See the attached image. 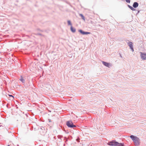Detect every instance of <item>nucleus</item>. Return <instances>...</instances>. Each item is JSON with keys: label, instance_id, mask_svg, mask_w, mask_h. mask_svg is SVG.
Here are the masks:
<instances>
[{"label": "nucleus", "instance_id": "nucleus-1", "mask_svg": "<svg viewBox=\"0 0 146 146\" xmlns=\"http://www.w3.org/2000/svg\"><path fill=\"white\" fill-rule=\"evenodd\" d=\"M107 144L110 146H124L123 143H119L115 140L109 141Z\"/></svg>", "mask_w": 146, "mask_h": 146}, {"label": "nucleus", "instance_id": "nucleus-2", "mask_svg": "<svg viewBox=\"0 0 146 146\" xmlns=\"http://www.w3.org/2000/svg\"><path fill=\"white\" fill-rule=\"evenodd\" d=\"M132 139L135 146H138L140 144V139L139 138L133 135H131L130 136Z\"/></svg>", "mask_w": 146, "mask_h": 146}, {"label": "nucleus", "instance_id": "nucleus-3", "mask_svg": "<svg viewBox=\"0 0 146 146\" xmlns=\"http://www.w3.org/2000/svg\"><path fill=\"white\" fill-rule=\"evenodd\" d=\"M66 124L69 127L74 128L76 127L75 125L73 124L72 122L71 121H66Z\"/></svg>", "mask_w": 146, "mask_h": 146}, {"label": "nucleus", "instance_id": "nucleus-4", "mask_svg": "<svg viewBox=\"0 0 146 146\" xmlns=\"http://www.w3.org/2000/svg\"><path fill=\"white\" fill-rule=\"evenodd\" d=\"M78 31L83 35H87L91 34V33L88 32H85L82 30L80 29L78 30Z\"/></svg>", "mask_w": 146, "mask_h": 146}, {"label": "nucleus", "instance_id": "nucleus-5", "mask_svg": "<svg viewBox=\"0 0 146 146\" xmlns=\"http://www.w3.org/2000/svg\"><path fill=\"white\" fill-rule=\"evenodd\" d=\"M127 44L130 47V49L132 50V51H133L134 50L133 49L132 42H129L127 43Z\"/></svg>", "mask_w": 146, "mask_h": 146}, {"label": "nucleus", "instance_id": "nucleus-6", "mask_svg": "<svg viewBox=\"0 0 146 146\" xmlns=\"http://www.w3.org/2000/svg\"><path fill=\"white\" fill-rule=\"evenodd\" d=\"M141 59L145 60H146V53L143 54L142 52H141Z\"/></svg>", "mask_w": 146, "mask_h": 146}, {"label": "nucleus", "instance_id": "nucleus-7", "mask_svg": "<svg viewBox=\"0 0 146 146\" xmlns=\"http://www.w3.org/2000/svg\"><path fill=\"white\" fill-rule=\"evenodd\" d=\"M138 5L139 4L137 2H135L133 4V8H135L137 7L138 6Z\"/></svg>", "mask_w": 146, "mask_h": 146}, {"label": "nucleus", "instance_id": "nucleus-8", "mask_svg": "<svg viewBox=\"0 0 146 146\" xmlns=\"http://www.w3.org/2000/svg\"><path fill=\"white\" fill-rule=\"evenodd\" d=\"M102 64L105 66L108 67L109 66V63L105 62L102 61Z\"/></svg>", "mask_w": 146, "mask_h": 146}, {"label": "nucleus", "instance_id": "nucleus-9", "mask_svg": "<svg viewBox=\"0 0 146 146\" xmlns=\"http://www.w3.org/2000/svg\"><path fill=\"white\" fill-rule=\"evenodd\" d=\"M70 30L73 33H75L76 31V29L75 28L72 27V26H71L70 27Z\"/></svg>", "mask_w": 146, "mask_h": 146}, {"label": "nucleus", "instance_id": "nucleus-10", "mask_svg": "<svg viewBox=\"0 0 146 146\" xmlns=\"http://www.w3.org/2000/svg\"><path fill=\"white\" fill-rule=\"evenodd\" d=\"M128 7L131 10L133 11H135L136 10L135 9H134V8H133L131 6H130L129 5H128Z\"/></svg>", "mask_w": 146, "mask_h": 146}, {"label": "nucleus", "instance_id": "nucleus-11", "mask_svg": "<svg viewBox=\"0 0 146 146\" xmlns=\"http://www.w3.org/2000/svg\"><path fill=\"white\" fill-rule=\"evenodd\" d=\"M20 80L22 83H24L25 82V80L23 79V78L22 76H21Z\"/></svg>", "mask_w": 146, "mask_h": 146}, {"label": "nucleus", "instance_id": "nucleus-12", "mask_svg": "<svg viewBox=\"0 0 146 146\" xmlns=\"http://www.w3.org/2000/svg\"><path fill=\"white\" fill-rule=\"evenodd\" d=\"M80 16L81 17L82 19H83L84 20H85V18L84 15L81 14H80Z\"/></svg>", "mask_w": 146, "mask_h": 146}, {"label": "nucleus", "instance_id": "nucleus-13", "mask_svg": "<svg viewBox=\"0 0 146 146\" xmlns=\"http://www.w3.org/2000/svg\"><path fill=\"white\" fill-rule=\"evenodd\" d=\"M67 22H68V25H70L72 26V23H71V22L70 21L68 20V21Z\"/></svg>", "mask_w": 146, "mask_h": 146}, {"label": "nucleus", "instance_id": "nucleus-14", "mask_svg": "<svg viewBox=\"0 0 146 146\" xmlns=\"http://www.w3.org/2000/svg\"><path fill=\"white\" fill-rule=\"evenodd\" d=\"M62 137V136H61V135H58V139H61Z\"/></svg>", "mask_w": 146, "mask_h": 146}, {"label": "nucleus", "instance_id": "nucleus-15", "mask_svg": "<svg viewBox=\"0 0 146 146\" xmlns=\"http://www.w3.org/2000/svg\"><path fill=\"white\" fill-rule=\"evenodd\" d=\"M126 1L127 3H129L130 2V0H125Z\"/></svg>", "mask_w": 146, "mask_h": 146}, {"label": "nucleus", "instance_id": "nucleus-16", "mask_svg": "<svg viewBox=\"0 0 146 146\" xmlns=\"http://www.w3.org/2000/svg\"><path fill=\"white\" fill-rule=\"evenodd\" d=\"M64 139H66V142L67 141H68V139H67L66 137H64Z\"/></svg>", "mask_w": 146, "mask_h": 146}, {"label": "nucleus", "instance_id": "nucleus-17", "mask_svg": "<svg viewBox=\"0 0 146 146\" xmlns=\"http://www.w3.org/2000/svg\"><path fill=\"white\" fill-rule=\"evenodd\" d=\"M9 96L10 97H12L13 98H14V96L11 95H9Z\"/></svg>", "mask_w": 146, "mask_h": 146}, {"label": "nucleus", "instance_id": "nucleus-18", "mask_svg": "<svg viewBox=\"0 0 146 146\" xmlns=\"http://www.w3.org/2000/svg\"><path fill=\"white\" fill-rule=\"evenodd\" d=\"M139 11H138V13H139Z\"/></svg>", "mask_w": 146, "mask_h": 146}, {"label": "nucleus", "instance_id": "nucleus-19", "mask_svg": "<svg viewBox=\"0 0 146 146\" xmlns=\"http://www.w3.org/2000/svg\"><path fill=\"white\" fill-rule=\"evenodd\" d=\"M120 56L121 57H122V56H121V54H120Z\"/></svg>", "mask_w": 146, "mask_h": 146}, {"label": "nucleus", "instance_id": "nucleus-20", "mask_svg": "<svg viewBox=\"0 0 146 146\" xmlns=\"http://www.w3.org/2000/svg\"><path fill=\"white\" fill-rule=\"evenodd\" d=\"M7 146H10L9 145H8Z\"/></svg>", "mask_w": 146, "mask_h": 146}]
</instances>
